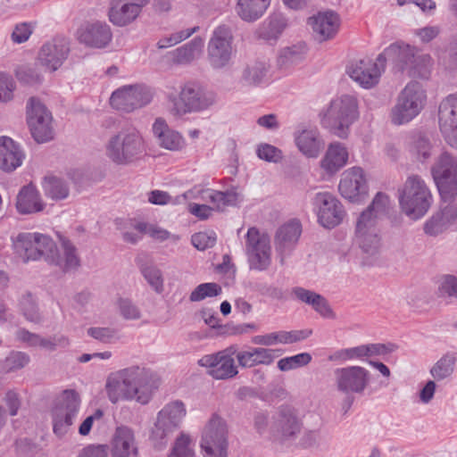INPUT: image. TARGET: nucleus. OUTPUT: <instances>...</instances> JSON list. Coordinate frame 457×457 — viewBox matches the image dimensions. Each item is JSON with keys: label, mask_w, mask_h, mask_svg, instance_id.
<instances>
[{"label": "nucleus", "mask_w": 457, "mask_h": 457, "mask_svg": "<svg viewBox=\"0 0 457 457\" xmlns=\"http://www.w3.org/2000/svg\"><path fill=\"white\" fill-rule=\"evenodd\" d=\"M169 457H195L194 451L190 447V438L185 435L179 436Z\"/></svg>", "instance_id": "60"}, {"label": "nucleus", "mask_w": 457, "mask_h": 457, "mask_svg": "<svg viewBox=\"0 0 457 457\" xmlns=\"http://www.w3.org/2000/svg\"><path fill=\"white\" fill-rule=\"evenodd\" d=\"M411 151L417 155V157L427 160L431 155V144L428 137L422 134H417L412 139Z\"/></svg>", "instance_id": "58"}, {"label": "nucleus", "mask_w": 457, "mask_h": 457, "mask_svg": "<svg viewBox=\"0 0 457 457\" xmlns=\"http://www.w3.org/2000/svg\"><path fill=\"white\" fill-rule=\"evenodd\" d=\"M23 154L8 137H0V169L11 172L21 165Z\"/></svg>", "instance_id": "31"}, {"label": "nucleus", "mask_w": 457, "mask_h": 457, "mask_svg": "<svg viewBox=\"0 0 457 457\" xmlns=\"http://www.w3.org/2000/svg\"><path fill=\"white\" fill-rule=\"evenodd\" d=\"M87 335L101 343L110 344L117 338V330L109 327H91Z\"/></svg>", "instance_id": "59"}, {"label": "nucleus", "mask_w": 457, "mask_h": 457, "mask_svg": "<svg viewBox=\"0 0 457 457\" xmlns=\"http://www.w3.org/2000/svg\"><path fill=\"white\" fill-rule=\"evenodd\" d=\"M338 190L344 198L353 202L366 195L367 184L363 170L361 167L345 170L341 175Z\"/></svg>", "instance_id": "23"}, {"label": "nucleus", "mask_w": 457, "mask_h": 457, "mask_svg": "<svg viewBox=\"0 0 457 457\" xmlns=\"http://www.w3.org/2000/svg\"><path fill=\"white\" fill-rule=\"evenodd\" d=\"M334 375L337 390L345 394H362L370 377L369 370L361 366L338 368Z\"/></svg>", "instance_id": "19"}, {"label": "nucleus", "mask_w": 457, "mask_h": 457, "mask_svg": "<svg viewBox=\"0 0 457 457\" xmlns=\"http://www.w3.org/2000/svg\"><path fill=\"white\" fill-rule=\"evenodd\" d=\"M312 204L317 212L319 223L326 228L338 226L345 218L344 206L331 193H317L312 199Z\"/></svg>", "instance_id": "16"}, {"label": "nucleus", "mask_w": 457, "mask_h": 457, "mask_svg": "<svg viewBox=\"0 0 457 457\" xmlns=\"http://www.w3.org/2000/svg\"><path fill=\"white\" fill-rule=\"evenodd\" d=\"M122 371L134 400L141 404H146L156 387L154 374L149 369L138 365L122 369Z\"/></svg>", "instance_id": "14"}, {"label": "nucleus", "mask_w": 457, "mask_h": 457, "mask_svg": "<svg viewBox=\"0 0 457 457\" xmlns=\"http://www.w3.org/2000/svg\"><path fill=\"white\" fill-rule=\"evenodd\" d=\"M186 415L184 403L179 401L166 404L157 414L151 432V440L156 447L165 445L169 438L177 431Z\"/></svg>", "instance_id": "7"}, {"label": "nucleus", "mask_w": 457, "mask_h": 457, "mask_svg": "<svg viewBox=\"0 0 457 457\" xmlns=\"http://www.w3.org/2000/svg\"><path fill=\"white\" fill-rule=\"evenodd\" d=\"M358 116L357 99L353 96L344 95L331 101L321 122L333 135L346 138L350 126Z\"/></svg>", "instance_id": "5"}, {"label": "nucleus", "mask_w": 457, "mask_h": 457, "mask_svg": "<svg viewBox=\"0 0 457 457\" xmlns=\"http://www.w3.org/2000/svg\"><path fill=\"white\" fill-rule=\"evenodd\" d=\"M306 54L304 43H298L283 48L278 56V65L280 69L287 70L301 62Z\"/></svg>", "instance_id": "41"}, {"label": "nucleus", "mask_w": 457, "mask_h": 457, "mask_svg": "<svg viewBox=\"0 0 457 457\" xmlns=\"http://www.w3.org/2000/svg\"><path fill=\"white\" fill-rule=\"evenodd\" d=\"M37 241L36 246L39 259H44L48 264L59 268L62 272L76 270L80 266V259L75 245L66 238L62 239V252L55 242L47 235L33 233Z\"/></svg>", "instance_id": "3"}, {"label": "nucleus", "mask_w": 457, "mask_h": 457, "mask_svg": "<svg viewBox=\"0 0 457 457\" xmlns=\"http://www.w3.org/2000/svg\"><path fill=\"white\" fill-rule=\"evenodd\" d=\"M42 186L45 195L54 200H62L69 195V187L66 182L59 178L46 177Z\"/></svg>", "instance_id": "45"}, {"label": "nucleus", "mask_w": 457, "mask_h": 457, "mask_svg": "<svg viewBox=\"0 0 457 457\" xmlns=\"http://www.w3.org/2000/svg\"><path fill=\"white\" fill-rule=\"evenodd\" d=\"M204 46L200 37H195L190 42L169 53L170 60L177 64H187L197 58Z\"/></svg>", "instance_id": "37"}, {"label": "nucleus", "mask_w": 457, "mask_h": 457, "mask_svg": "<svg viewBox=\"0 0 457 457\" xmlns=\"http://www.w3.org/2000/svg\"><path fill=\"white\" fill-rule=\"evenodd\" d=\"M201 448L204 457H228L227 425L217 414H212L203 431Z\"/></svg>", "instance_id": "9"}, {"label": "nucleus", "mask_w": 457, "mask_h": 457, "mask_svg": "<svg viewBox=\"0 0 457 457\" xmlns=\"http://www.w3.org/2000/svg\"><path fill=\"white\" fill-rule=\"evenodd\" d=\"M153 99V93L145 85H129L115 90L110 98L111 105L126 112H133L148 104Z\"/></svg>", "instance_id": "13"}, {"label": "nucleus", "mask_w": 457, "mask_h": 457, "mask_svg": "<svg viewBox=\"0 0 457 457\" xmlns=\"http://www.w3.org/2000/svg\"><path fill=\"white\" fill-rule=\"evenodd\" d=\"M145 152L143 137L135 128L126 127L112 135L105 143V154L117 165H129Z\"/></svg>", "instance_id": "1"}, {"label": "nucleus", "mask_w": 457, "mask_h": 457, "mask_svg": "<svg viewBox=\"0 0 457 457\" xmlns=\"http://www.w3.org/2000/svg\"><path fill=\"white\" fill-rule=\"evenodd\" d=\"M222 289L220 285L214 282L203 283L198 285L190 294L191 302H199L206 297L217 296L221 293Z\"/></svg>", "instance_id": "51"}, {"label": "nucleus", "mask_w": 457, "mask_h": 457, "mask_svg": "<svg viewBox=\"0 0 457 457\" xmlns=\"http://www.w3.org/2000/svg\"><path fill=\"white\" fill-rule=\"evenodd\" d=\"M236 353V345H231L214 354H207L199 360V364L209 368V375L215 379H228L238 374L233 356Z\"/></svg>", "instance_id": "17"}, {"label": "nucleus", "mask_w": 457, "mask_h": 457, "mask_svg": "<svg viewBox=\"0 0 457 457\" xmlns=\"http://www.w3.org/2000/svg\"><path fill=\"white\" fill-rule=\"evenodd\" d=\"M53 117L41 101L31 96L27 103V123L32 137L37 143H46L54 137Z\"/></svg>", "instance_id": "10"}, {"label": "nucleus", "mask_w": 457, "mask_h": 457, "mask_svg": "<svg viewBox=\"0 0 457 457\" xmlns=\"http://www.w3.org/2000/svg\"><path fill=\"white\" fill-rule=\"evenodd\" d=\"M432 65L433 61L431 56L419 51L414 61L408 69L407 73L410 77L428 79L431 73Z\"/></svg>", "instance_id": "44"}, {"label": "nucleus", "mask_w": 457, "mask_h": 457, "mask_svg": "<svg viewBox=\"0 0 457 457\" xmlns=\"http://www.w3.org/2000/svg\"><path fill=\"white\" fill-rule=\"evenodd\" d=\"M385 66L380 65L378 59L373 62L371 59H361L352 62L347 72L349 76L361 87L370 88L378 84L381 72Z\"/></svg>", "instance_id": "22"}, {"label": "nucleus", "mask_w": 457, "mask_h": 457, "mask_svg": "<svg viewBox=\"0 0 457 457\" xmlns=\"http://www.w3.org/2000/svg\"><path fill=\"white\" fill-rule=\"evenodd\" d=\"M79 395L75 390H64L52 411L53 429L59 436L67 433L78 415Z\"/></svg>", "instance_id": "11"}, {"label": "nucleus", "mask_w": 457, "mask_h": 457, "mask_svg": "<svg viewBox=\"0 0 457 457\" xmlns=\"http://www.w3.org/2000/svg\"><path fill=\"white\" fill-rule=\"evenodd\" d=\"M69 42L64 37H55L44 44L38 53L39 63L50 71L58 70L67 59Z\"/></svg>", "instance_id": "21"}, {"label": "nucleus", "mask_w": 457, "mask_h": 457, "mask_svg": "<svg viewBox=\"0 0 457 457\" xmlns=\"http://www.w3.org/2000/svg\"><path fill=\"white\" fill-rule=\"evenodd\" d=\"M302 428L303 423L295 410L289 406H281L272 417L270 432L276 440L285 443L296 439Z\"/></svg>", "instance_id": "15"}, {"label": "nucleus", "mask_w": 457, "mask_h": 457, "mask_svg": "<svg viewBox=\"0 0 457 457\" xmlns=\"http://www.w3.org/2000/svg\"><path fill=\"white\" fill-rule=\"evenodd\" d=\"M118 307L120 315L125 320H138L141 317L139 308L128 298H120L118 301Z\"/></svg>", "instance_id": "64"}, {"label": "nucleus", "mask_w": 457, "mask_h": 457, "mask_svg": "<svg viewBox=\"0 0 457 457\" xmlns=\"http://www.w3.org/2000/svg\"><path fill=\"white\" fill-rule=\"evenodd\" d=\"M44 206L38 191L32 185L23 187L17 195L16 208L21 214L41 212Z\"/></svg>", "instance_id": "33"}, {"label": "nucleus", "mask_w": 457, "mask_h": 457, "mask_svg": "<svg viewBox=\"0 0 457 457\" xmlns=\"http://www.w3.org/2000/svg\"><path fill=\"white\" fill-rule=\"evenodd\" d=\"M216 234L211 232H198L192 236V245L198 250L204 251L207 248L212 247L216 244Z\"/></svg>", "instance_id": "61"}, {"label": "nucleus", "mask_w": 457, "mask_h": 457, "mask_svg": "<svg viewBox=\"0 0 457 457\" xmlns=\"http://www.w3.org/2000/svg\"><path fill=\"white\" fill-rule=\"evenodd\" d=\"M441 204L437 214L451 227L457 220V200L456 196L452 198L441 197Z\"/></svg>", "instance_id": "52"}, {"label": "nucleus", "mask_w": 457, "mask_h": 457, "mask_svg": "<svg viewBox=\"0 0 457 457\" xmlns=\"http://www.w3.org/2000/svg\"><path fill=\"white\" fill-rule=\"evenodd\" d=\"M389 205L390 199L388 195L378 192L373 198L371 204L361 214H367L368 217H372L374 222L378 223L380 216L386 213Z\"/></svg>", "instance_id": "47"}, {"label": "nucleus", "mask_w": 457, "mask_h": 457, "mask_svg": "<svg viewBox=\"0 0 457 457\" xmlns=\"http://www.w3.org/2000/svg\"><path fill=\"white\" fill-rule=\"evenodd\" d=\"M134 228L139 233L147 234L152 238L161 242L167 240L170 236L168 230L152 223L137 222L134 225Z\"/></svg>", "instance_id": "55"}, {"label": "nucleus", "mask_w": 457, "mask_h": 457, "mask_svg": "<svg viewBox=\"0 0 457 457\" xmlns=\"http://www.w3.org/2000/svg\"><path fill=\"white\" fill-rule=\"evenodd\" d=\"M29 360V356L26 353L12 351L2 362V369L5 372H12L24 368Z\"/></svg>", "instance_id": "50"}, {"label": "nucleus", "mask_w": 457, "mask_h": 457, "mask_svg": "<svg viewBox=\"0 0 457 457\" xmlns=\"http://www.w3.org/2000/svg\"><path fill=\"white\" fill-rule=\"evenodd\" d=\"M172 104L170 112L175 116L207 110L216 102L215 94L196 81H187L180 86L179 96H169Z\"/></svg>", "instance_id": "4"}, {"label": "nucleus", "mask_w": 457, "mask_h": 457, "mask_svg": "<svg viewBox=\"0 0 457 457\" xmlns=\"http://www.w3.org/2000/svg\"><path fill=\"white\" fill-rule=\"evenodd\" d=\"M318 131L315 129H303L295 136V143L299 150L309 157L317 156L320 150Z\"/></svg>", "instance_id": "42"}, {"label": "nucleus", "mask_w": 457, "mask_h": 457, "mask_svg": "<svg viewBox=\"0 0 457 457\" xmlns=\"http://www.w3.org/2000/svg\"><path fill=\"white\" fill-rule=\"evenodd\" d=\"M158 143L161 146L174 151L182 147L184 140L178 132L169 129L160 137Z\"/></svg>", "instance_id": "62"}, {"label": "nucleus", "mask_w": 457, "mask_h": 457, "mask_svg": "<svg viewBox=\"0 0 457 457\" xmlns=\"http://www.w3.org/2000/svg\"><path fill=\"white\" fill-rule=\"evenodd\" d=\"M112 457H140L134 431L126 426L118 427L112 439Z\"/></svg>", "instance_id": "28"}, {"label": "nucleus", "mask_w": 457, "mask_h": 457, "mask_svg": "<svg viewBox=\"0 0 457 457\" xmlns=\"http://www.w3.org/2000/svg\"><path fill=\"white\" fill-rule=\"evenodd\" d=\"M293 294L299 301L312 305L322 317L327 319L335 318V313L328 301L321 295L300 287L293 288Z\"/></svg>", "instance_id": "34"}, {"label": "nucleus", "mask_w": 457, "mask_h": 457, "mask_svg": "<svg viewBox=\"0 0 457 457\" xmlns=\"http://www.w3.org/2000/svg\"><path fill=\"white\" fill-rule=\"evenodd\" d=\"M217 211H224L227 207H235L242 200V195L234 188L227 191L206 189L203 192Z\"/></svg>", "instance_id": "36"}, {"label": "nucleus", "mask_w": 457, "mask_h": 457, "mask_svg": "<svg viewBox=\"0 0 457 457\" xmlns=\"http://www.w3.org/2000/svg\"><path fill=\"white\" fill-rule=\"evenodd\" d=\"M456 357L454 353H447L443 355L432 367L430 373L436 380L449 377L454 369Z\"/></svg>", "instance_id": "46"}, {"label": "nucleus", "mask_w": 457, "mask_h": 457, "mask_svg": "<svg viewBox=\"0 0 457 457\" xmlns=\"http://www.w3.org/2000/svg\"><path fill=\"white\" fill-rule=\"evenodd\" d=\"M271 0H237L236 12L245 21L253 22L266 12Z\"/></svg>", "instance_id": "35"}, {"label": "nucleus", "mask_w": 457, "mask_h": 457, "mask_svg": "<svg viewBox=\"0 0 457 457\" xmlns=\"http://www.w3.org/2000/svg\"><path fill=\"white\" fill-rule=\"evenodd\" d=\"M232 35L227 26H219L208 43V59L214 69L225 67L232 54Z\"/></svg>", "instance_id": "18"}, {"label": "nucleus", "mask_w": 457, "mask_h": 457, "mask_svg": "<svg viewBox=\"0 0 457 457\" xmlns=\"http://www.w3.org/2000/svg\"><path fill=\"white\" fill-rule=\"evenodd\" d=\"M105 391L108 399L112 403L120 401L134 400L132 391L129 387L122 370L111 373L108 376L105 383Z\"/></svg>", "instance_id": "30"}, {"label": "nucleus", "mask_w": 457, "mask_h": 457, "mask_svg": "<svg viewBox=\"0 0 457 457\" xmlns=\"http://www.w3.org/2000/svg\"><path fill=\"white\" fill-rule=\"evenodd\" d=\"M419 49L403 42H396L386 47L378 56L380 65L385 66L386 61L390 60L401 71H406L411 65Z\"/></svg>", "instance_id": "24"}, {"label": "nucleus", "mask_w": 457, "mask_h": 457, "mask_svg": "<svg viewBox=\"0 0 457 457\" xmlns=\"http://www.w3.org/2000/svg\"><path fill=\"white\" fill-rule=\"evenodd\" d=\"M286 27L285 21L280 16H273L264 22L259 29L260 37L270 40L276 39L282 33Z\"/></svg>", "instance_id": "48"}, {"label": "nucleus", "mask_w": 457, "mask_h": 457, "mask_svg": "<svg viewBox=\"0 0 457 457\" xmlns=\"http://www.w3.org/2000/svg\"><path fill=\"white\" fill-rule=\"evenodd\" d=\"M77 36L80 43L95 48L106 47L112 38L110 26L100 21L82 26L78 29Z\"/></svg>", "instance_id": "25"}, {"label": "nucleus", "mask_w": 457, "mask_h": 457, "mask_svg": "<svg viewBox=\"0 0 457 457\" xmlns=\"http://www.w3.org/2000/svg\"><path fill=\"white\" fill-rule=\"evenodd\" d=\"M440 129H450L449 126L457 124V96L450 95L445 98L438 110Z\"/></svg>", "instance_id": "40"}, {"label": "nucleus", "mask_w": 457, "mask_h": 457, "mask_svg": "<svg viewBox=\"0 0 457 457\" xmlns=\"http://www.w3.org/2000/svg\"><path fill=\"white\" fill-rule=\"evenodd\" d=\"M439 298L457 299V278L453 275H443L438 280L436 292Z\"/></svg>", "instance_id": "49"}, {"label": "nucleus", "mask_w": 457, "mask_h": 457, "mask_svg": "<svg viewBox=\"0 0 457 457\" xmlns=\"http://www.w3.org/2000/svg\"><path fill=\"white\" fill-rule=\"evenodd\" d=\"M348 156V151L342 143H331L320 161V167L328 174L333 175L346 164Z\"/></svg>", "instance_id": "32"}, {"label": "nucleus", "mask_w": 457, "mask_h": 457, "mask_svg": "<svg viewBox=\"0 0 457 457\" xmlns=\"http://www.w3.org/2000/svg\"><path fill=\"white\" fill-rule=\"evenodd\" d=\"M449 225L436 212L423 225V231L428 237H437L449 228Z\"/></svg>", "instance_id": "54"}, {"label": "nucleus", "mask_w": 457, "mask_h": 457, "mask_svg": "<svg viewBox=\"0 0 457 457\" xmlns=\"http://www.w3.org/2000/svg\"><path fill=\"white\" fill-rule=\"evenodd\" d=\"M16 77L18 80L25 85L37 86L43 81V77L36 69L29 66H21L16 70Z\"/></svg>", "instance_id": "57"}, {"label": "nucleus", "mask_w": 457, "mask_h": 457, "mask_svg": "<svg viewBox=\"0 0 457 457\" xmlns=\"http://www.w3.org/2000/svg\"><path fill=\"white\" fill-rule=\"evenodd\" d=\"M37 241L33 233H20L14 243V249L23 262L39 260V253L36 246Z\"/></svg>", "instance_id": "38"}, {"label": "nucleus", "mask_w": 457, "mask_h": 457, "mask_svg": "<svg viewBox=\"0 0 457 457\" xmlns=\"http://www.w3.org/2000/svg\"><path fill=\"white\" fill-rule=\"evenodd\" d=\"M431 174L441 197L457 196V158L443 152L431 167Z\"/></svg>", "instance_id": "8"}, {"label": "nucleus", "mask_w": 457, "mask_h": 457, "mask_svg": "<svg viewBox=\"0 0 457 457\" xmlns=\"http://www.w3.org/2000/svg\"><path fill=\"white\" fill-rule=\"evenodd\" d=\"M301 232L302 227L298 220L286 223L278 229L275 237V246L281 265L285 264V260L297 243Z\"/></svg>", "instance_id": "27"}, {"label": "nucleus", "mask_w": 457, "mask_h": 457, "mask_svg": "<svg viewBox=\"0 0 457 457\" xmlns=\"http://www.w3.org/2000/svg\"><path fill=\"white\" fill-rule=\"evenodd\" d=\"M427 101L424 87L418 81H410L400 91L390 111L391 122L397 126L410 122L422 112Z\"/></svg>", "instance_id": "2"}, {"label": "nucleus", "mask_w": 457, "mask_h": 457, "mask_svg": "<svg viewBox=\"0 0 457 457\" xmlns=\"http://www.w3.org/2000/svg\"><path fill=\"white\" fill-rule=\"evenodd\" d=\"M268 66L264 62H254L247 64L241 72L239 82L245 87L261 85L266 77Z\"/></svg>", "instance_id": "39"}, {"label": "nucleus", "mask_w": 457, "mask_h": 457, "mask_svg": "<svg viewBox=\"0 0 457 457\" xmlns=\"http://www.w3.org/2000/svg\"><path fill=\"white\" fill-rule=\"evenodd\" d=\"M257 156L270 162H278L282 159V152L270 144H261L256 150Z\"/></svg>", "instance_id": "63"}, {"label": "nucleus", "mask_w": 457, "mask_h": 457, "mask_svg": "<svg viewBox=\"0 0 457 457\" xmlns=\"http://www.w3.org/2000/svg\"><path fill=\"white\" fill-rule=\"evenodd\" d=\"M19 310L26 320L38 324L43 321L37 303L30 292H26L19 300Z\"/></svg>", "instance_id": "43"}, {"label": "nucleus", "mask_w": 457, "mask_h": 457, "mask_svg": "<svg viewBox=\"0 0 457 457\" xmlns=\"http://www.w3.org/2000/svg\"><path fill=\"white\" fill-rule=\"evenodd\" d=\"M245 238V252L250 269L266 270L271 263L270 237L266 234H261L255 227H252L248 229Z\"/></svg>", "instance_id": "12"}, {"label": "nucleus", "mask_w": 457, "mask_h": 457, "mask_svg": "<svg viewBox=\"0 0 457 457\" xmlns=\"http://www.w3.org/2000/svg\"><path fill=\"white\" fill-rule=\"evenodd\" d=\"M149 0H112L109 10L111 22L117 26H126L133 21L141 12V8Z\"/></svg>", "instance_id": "26"}, {"label": "nucleus", "mask_w": 457, "mask_h": 457, "mask_svg": "<svg viewBox=\"0 0 457 457\" xmlns=\"http://www.w3.org/2000/svg\"><path fill=\"white\" fill-rule=\"evenodd\" d=\"M355 241L368 255L372 256L378 253L381 246L379 229L372 217L360 214L356 221Z\"/></svg>", "instance_id": "20"}, {"label": "nucleus", "mask_w": 457, "mask_h": 457, "mask_svg": "<svg viewBox=\"0 0 457 457\" xmlns=\"http://www.w3.org/2000/svg\"><path fill=\"white\" fill-rule=\"evenodd\" d=\"M141 272L148 284L157 292L163 291V278L161 270L155 266H145Z\"/></svg>", "instance_id": "56"}, {"label": "nucleus", "mask_w": 457, "mask_h": 457, "mask_svg": "<svg viewBox=\"0 0 457 457\" xmlns=\"http://www.w3.org/2000/svg\"><path fill=\"white\" fill-rule=\"evenodd\" d=\"M312 355L308 353H298L294 356L282 358L278 361V368L281 371H288L309 364Z\"/></svg>", "instance_id": "53"}, {"label": "nucleus", "mask_w": 457, "mask_h": 457, "mask_svg": "<svg viewBox=\"0 0 457 457\" xmlns=\"http://www.w3.org/2000/svg\"><path fill=\"white\" fill-rule=\"evenodd\" d=\"M432 203L430 190L419 175L409 176L400 192V207L411 220H419L429 210Z\"/></svg>", "instance_id": "6"}, {"label": "nucleus", "mask_w": 457, "mask_h": 457, "mask_svg": "<svg viewBox=\"0 0 457 457\" xmlns=\"http://www.w3.org/2000/svg\"><path fill=\"white\" fill-rule=\"evenodd\" d=\"M320 41L330 39L337 33L340 20L338 15L331 11L319 12L311 17L308 21Z\"/></svg>", "instance_id": "29"}]
</instances>
